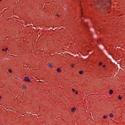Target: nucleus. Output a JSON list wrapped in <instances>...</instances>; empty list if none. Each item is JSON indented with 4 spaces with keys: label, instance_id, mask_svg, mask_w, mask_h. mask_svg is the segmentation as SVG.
Returning <instances> with one entry per match:
<instances>
[{
    "label": "nucleus",
    "instance_id": "obj_1",
    "mask_svg": "<svg viewBox=\"0 0 125 125\" xmlns=\"http://www.w3.org/2000/svg\"><path fill=\"white\" fill-rule=\"evenodd\" d=\"M106 0H97V5L99 7H104L106 5Z\"/></svg>",
    "mask_w": 125,
    "mask_h": 125
},
{
    "label": "nucleus",
    "instance_id": "obj_2",
    "mask_svg": "<svg viewBox=\"0 0 125 125\" xmlns=\"http://www.w3.org/2000/svg\"><path fill=\"white\" fill-rule=\"evenodd\" d=\"M24 81H25V82H29V83H31V80H30V79H29V77L25 76L24 77Z\"/></svg>",
    "mask_w": 125,
    "mask_h": 125
},
{
    "label": "nucleus",
    "instance_id": "obj_3",
    "mask_svg": "<svg viewBox=\"0 0 125 125\" xmlns=\"http://www.w3.org/2000/svg\"><path fill=\"white\" fill-rule=\"evenodd\" d=\"M57 71L58 73H60L61 72V67L58 68Z\"/></svg>",
    "mask_w": 125,
    "mask_h": 125
},
{
    "label": "nucleus",
    "instance_id": "obj_4",
    "mask_svg": "<svg viewBox=\"0 0 125 125\" xmlns=\"http://www.w3.org/2000/svg\"><path fill=\"white\" fill-rule=\"evenodd\" d=\"M76 111V108L75 107H73L71 109V111L72 113H74L75 112V111Z\"/></svg>",
    "mask_w": 125,
    "mask_h": 125
},
{
    "label": "nucleus",
    "instance_id": "obj_5",
    "mask_svg": "<svg viewBox=\"0 0 125 125\" xmlns=\"http://www.w3.org/2000/svg\"><path fill=\"white\" fill-rule=\"evenodd\" d=\"M26 88H27V86H26L25 84H23L22 86V89H26Z\"/></svg>",
    "mask_w": 125,
    "mask_h": 125
},
{
    "label": "nucleus",
    "instance_id": "obj_6",
    "mask_svg": "<svg viewBox=\"0 0 125 125\" xmlns=\"http://www.w3.org/2000/svg\"><path fill=\"white\" fill-rule=\"evenodd\" d=\"M113 93H114V91H113V90H110L109 91V94H113Z\"/></svg>",
    "mask_w": 125,
    "mask_h": 125
},
{
    "label": "nucleus",
    "instance_id": "obj_7",
    "mask_svg": "<svg viewBox=\"0 0 125 125\" xmlns=\"http://www.w3.org/2000/svg\"><path fill=\"white\" fill-rule=\"evenodd\" d=\"M48 67H49L50 68H52V67H53V65H52V64L49 63L48 64Z\"/></svg>",
    "mask_w": 125,
    "mask_h": 125
},
{
    "label": "nucleus",
    "instance_id": "obj_8",
    "mask_svg": "<svg viewBox=\"0 0 125 125\" xmlns=\"http://www.w3.org/2000/svg\"><path fill=\"white\" fill-rule=\"evenodd\" d=\"M109 116L111 118H113V114L112 113H110Z\"/></svg>",
    "mask_w": 125,
    "mask_h": 125
},
{
    "label": "nucleus",
    "instance_id": "obj_9",
    "mask_svg": "<svg viewBox=\"0 0 125 125\" xmlns=\"http://www.w3.org/2000/svg\"><path fill=\"white\" fill-rule=\"evenodd\" d=\"M118 98H119V100H122V97H121V95L119 96Z\"/></svg>",
    "mask_w": 125,
    "mask_h": 125
},
{
    "label": "nucleus",
    "instance_id": "obj_10",
    "mask_svg": "<svg viewBox=\"0 0 125 125\" xmlns=\"http://www.w3.org/2000/svg\"><path fill=\"white\" fill-rule=\"evenodd\" d=\"M83 71H80V72H79V74H80V75H82V74H83Z\"/></svg>",
    "mask_w": 125,
    "mask_h": 125
},
{
    "label": "nucleus",
    "instance_id": "obj_11",
    "mask_svg": "<svg viewBox=\"0 0 125 125\" xmlns=\"http://www.w3.org/2000/svg\"><path fill=\"white\" fill-rule=\"evenodd\" d=\"M74 93L75 94H78L79 93V92H78V91H75Z\"/></svg>",
    "mask_w": 125,
    "mask_h": 125
},
{
    "label": "nucleus",
    "instance_id": "obj_12",
    "mask_svg": "<svg viewBox=\"0 0 125 125\" xmlns=\"http://www.w3.org/2000/svg\"><path fill=\"white\" fill-rule=\"evenodd\" d=\"M104 119H107V116L106 115H104V117H103Z\"/></svg>",
    "mask_w": 125,
    "mask_h": 125
},
{
    "label": "nucleus",
    "instance_id": "obj_13",
    "mask_svg": "<svg viewBox=\"0 0 125 125\" xmlns=\"http://www.w3.org/2000/svg\"><path fill=\"white\" fill-rule=\"evenodd\" d=\"M99 66H101V65H102V62H99Z\"/></svg>",
    "mask_w": 125,
    "mask_h": 125
},
{
    "label": "nucleus",
    "instance_id": "obj_14",
    "mask_svg": "<svg viewBox=\"0 0 125 125\" xmlns=\"http://www.w3.org/2000/svg\"><path fill=\"white\" fill-rule=\"evenodd\" d=\"M72 90L73 92H75V91H76V90H75V89H72Z\"/></svg>",
    "mask_w": 125,
    "mask_h": 125
},
{
    "label": "nucleus",
    "instance_id": "obj_15",
    "mask_svg": "<svg viewBox=\"0 0 125 125\" xmlns=\"http://www.w3.org/2000/svg\"><path fill=\"white\" fill-rule=\"evenodd\" d=\"M8 72H9V73H11V72H12V71L11 69H9Z\"/></svg>",
    "mask_w": 125,
    "mask_h": 125
},
{
    "label": "nucleus",
    "instance_id": "obj_16",
    "mask_svg": "<svg viewBox=\"0 0 125 125\" xmlns=\"http://www.w3.org/2000/svg\"><path fill=\"white\" fill-rule=\"evenodd\" d=\"M56 16H58V17H59V16H60V15L57 14V15H56Z\"/></svg>",
    "mask_w": 125,
    "mask_h": 125
},
{
    "label": "nucleus",
    "instance_id": "obj_17",
    "mask_svg": "<svg viewBox=\"0 0 125 125\" xmlns=\"http://www.w3.org/2000/svg\"><path fill=\"white\" fill-rule=\"evenodd\" d=\"M2 51H6V50H5L4 49H2Z\"/></svg>",
    "mask_w": 125,
    "mask_h": 125
},
{
    "label": "nucleus",
    "instance_id": "obj_18",
    "mask_svg": "<svg viewBox=\"0 0 125 125\" xmlns=\"http://www.w3.org/2000/svg\"><path fill=\"white\" fill-rule=\"evenodd\" d=\"M71 67H72V68H74V64H72Z\"/></svg>",
    "mask_w": 125,
    "mask_h": 125
},
{
    "label": "nucleus",
    "instance_id": "obj_19",
    "mask_svg": "<svg viewBox=\"0 0 125 125\" xmlns=\"http://www.w3.org/2000/svg\"><path fill=\"white\" fill-rule=\"evenodd\" d=\"M103 67H104V68H105V67H106V65H104L103 66Z\"/></svg>",
    "mask_w": 125,
    "mask_h": 125
},
{
    "label": "nucleus",
    "instance_id": "obj_20",
    "mask_svg": "<svg viewBox=\"0 0 125 125\" xmlns=\"http://www.w3.org/2000/svg\"><path fill=\"white\" fill-rule=\"evenodd\" d=\"M7 49H8V48H6L5 50H6H6H7Z\"/></svg>",
    "mask_w": 125,
    "mask_h": 125
},
{
    "label": "nucleus",
    "instance_id": "obj_21",
    "mask_svg": "<svg viewBox=\"0 0 125 125\" xmlns=\"http://www.w3.org/2000/svg\"><path fill=\"white\" fill-rule=\"evenodd\" d=\"M0 99H1V96H0Z\"/></svg>",
    "mask_w": 125,
    "mask_h": 125
},
{
    "label": "nucleus",
    "instance_id": "obj_22",
    "mask_svg": "<svg viewBox=\"0 0 125 125\" xmlns=\"http://www.w3.org/2000/svg\"><path fill=\"white\" fill-rule=\"evenodd\" d=\"M26 68H28L29 69H30V67H28V66H27V67H26Z\"/></svg>",
    "mask_w": 125,
    "mask_h": 125
},
{
    "label": "nucleus",
    "instance_id": "obj_23",
    "mask_svg": "<svg viewBox=\"0 0 125 125\" xmlns=\"http://www.w3.org/2000/svg\"><path fill=\"white\" fill-rule=\"evenodd\" d=\"M23 67H26L25 65H24Z\"/></svg>",
    "mask_w": 125,
    "mask_h": 125
},
{
    "label": "nucleus",
    "instance_id": "obj_24",
    "mask_svg": "<svg viewBox=\"0 0 125 125\" xmlns=\"http://www.w3.org/2000/svg\"><path fill=\"white\" fill-rule=\"evenodd\" d=\"M0 1H1V0H0Z\"/></svg>",
    "mask_w": 125,
    "mask_h": 125
}]
</instances>
